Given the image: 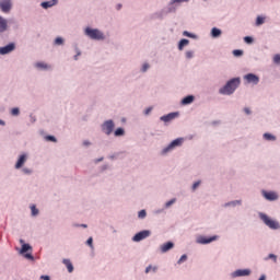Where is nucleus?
Returning a JSON list of instances; mask_svg holds the SVG:
<instances>
[{"instance_id":"obj_42","label":"nucleus","mask_w":280,"mask_h":280,"mask_svg":"<svg viewBox=\"0 0 280 280\" xmlns=\"http://www.w3.org/2000/svg\"><path fill=\"white\" fill-rule=\"evenodd\" d=\"M86 244H88V246H90L91 248H93V237H90V238L86 241Z\"/></svg>"},{"instance_id":"obj_19","label":"nucleus","mask_w":280,"mask_h":280,"mask_svg":"<svg viewBox=\"0 0 280 280\" xmlns=\"http://www.w3.org/2000/svg\"><path fill=\"white\" fill-rule=\"evenodd\" d=\"M211 36H212V38H218V37L222 36V31L218 27H213L211 31Z\"/></svg>"},{"instance_id":"obj_12","label":"nucleus","mask_w":280,"mask_h":280,"mask_svg":"<svg viewBox=\"0 0 280 280\" xmlns=\"http://www.w3.org/2000/svg\"><path fill=\"white\" fill-rule=\"evenodd\" d=\"M26 161H27V155L26 154L21 155L15 164V170H21V167L25 165Z\"/></svg>"},{"instance_id":"obj_47","label":"nucleus","mask_w":280,"mask_h":280,"mask_svg":"<svg viewBox=\"0 0 280 280\" xmlns=\"http://www.w3.org/2000/svg\"><path fill=\"white\" fill-rule=\"evenodd\" d=\"M244 113H245L246 115H250V108L245 107V108H244Z\"/></svg>"},{"instance_id":"obj_34","label":"nucleus","mask_w":280,"mask_h":280,"mask_svg":"<svg viewBox=\"0 0 280 280\" xmlns=\"http://www.w3.org/2000/svg\"><path fill=\"white\" fill-rule=\"evenodd\" d=\"M186 58H188V59L194 58V51L187 50V51H186Z\"/></svg>"},{"instance_id":"obj_9","label":"nucleus","mask_w":280,"mask_h":280,"mask_svg":"<svg viewBox=\"0 0 280 280\" xmlns=\"http://www.w3.org/2000/svg\"><path fill=\"white\" fill-rule=\"evenodd\" d=\"M250 270L249 269H238L232 273L233 279L237 277H249Z\"/></svg>"},{"instance_id":"obj_52","label":"nucleus","mask_w":280,"mask_h":280,"mask_svg":"<svg viewBox=\"0 0 280 280\" xmlns=\"http://www.w3.org/2000/svg\"><path fill=\"white\" fill-rule=\"evenodd\" d=\"M259 280H266V277L262 275Z\"/></svg>"},{"instance_id":"obj_49","label":"nucleus","mask_w":280,"mask_h":280,"mask_svg":"<svg viewBox=\"0 0 280 280\" xmlns=\"http://www.w3.org/2000/svg\"><path fill=\"white\" fill-rule=\"evenodd\" d=\"M40 279H43V280H50L49 276H40Z\"/></svg>"},{"instance_id":"obj_37","label":"nucleus","mask_w":280,"mask_h":280,"mask_svg":"<svg viewBox=\"0 0 280 280\" xmlns=\"http://www.w3.org/2000/svg\"><path fill=\"white\" fill-rule=\"evenodd\" d=\"M145 215H147L145 210H141V211L138 213V218H140V219L145 218Z\"/></svg>"},{"instance_id":"obj_27","label":"nucleus","mask_w":280,"mask_h":280,"mask_svg":"<svg viewBox=\"0 0 280 280\" xmlns=\"http://www.w3.org/2000/svg\"><path fill=\"white\" fill-rule=\"evenodd\" d=\"M20 113L21 112H20L19 107H14V108L11 109V115H13V117L19 116Z\"/></svg>"},{"instance_id":"obj_5","label":"nucleus","mask_w":280,"mask_h":280,"mask_svg":"<svg viewBox=\"0 0 280 280\" xmlns=\"http://www.w3.org/2000/svg\"><path fill=\"white\" fill-rule=\"evenodd\" d=\"M102 130L105 135H112L115 130V122L113 120H106L102 126Z\"/></svg>"},{"instance_id":"obj_4","label":"nucleus","mask_w":280,"mask_h":280,"mask_svg":"<svg viewBox=\"0 0 280 280\" xmlns=\"http://www.w3.org/2000/svg\"><path fill=\"white\" fill-rule=\"evenodd\" d=\"M260 220L266 224V226H269V229H279V223L272 219H270L267 214L260 213Z\"/></svg>"},{"instance_id":"obj_18","label":"nucleus","mask_w":280,"mask_h":280,"mask_svg":"<svg viewBox=\"0 0 280 280\" xmlns=\"http://www.w3.org/2000/svg\"><path fill=\"white\" fill-rule=\"evenodd\" d=\"M20 244H23L22 248H21V252H20L22 255L24 253H27V250H32V246H30V244H24L23 240H20Z\"/></svg>"},{"instance_id":"obj_39","label":"nucleus","mask_w":280,"mask_h":280,"mask_svg":"<svg viewBox=\"0 0 280 280\" xmlns=\"http://www.w3.org/2000/svg\"><path fill=\"white\" fill-rule=\"evenodd\" d=\"M244 40H245V43H247L248 45H250V43H253V37L246 36V37H244Z\"/></svg>"},{"instance_id":"obj_29","label":"nucleus","mask_w":280,"mask_h":280,"mask_svg":"<svg viewBox=\"0 0 280 280\" xmlns=\"http://www.w3.org/2000/svg\"><path fill=\"white\" fill-rule=\"evenodd\" d=\"M233 56H236V57L244 56V51L240 49L233 50Z\"/></svg>"},{"instance_id":"obj_10","label":"nucleus","mask_w":280,"mask_h":280,"mask_svg":"<svg viewBox=\"0 0 280 280\" xmlns=\"http://www.w3.org/2000/svg\"><path fill=\"white\" fill-rule=\"evenodd\" d=\"M15 46L14 44H9L4 47H0V54L1 56H5V54H10L11 51H14Z\"/></svg>"},{"instance_id":"obj_7","label":"nucleus","mask_w":280,"mask_h":280,"mask_svg":"<svg viewBox=\"0 0 280 280\" xmlns=\"http://www.w3.org/2000/svg\"><path fill=\"white\" fill-rule=\"evenodd\" d=\"M147 237H150V231L144 230V231H141V232L137 233L132 237V240H133V242H141L142 240H145Z\"/></svg>"},{"instance_id":"obj_33","label":"nucleus","mask_w":280,"mask_h":280,"mask_svg":"<svg viewBox=\"0 0 280 280\" xmlns=\"http://www.w3.org/2000/svg\"><path fill=\"white\" fill-rule=\"evenodd\" d=\"M183 35H184V36H187L188 38H196V35H194V34H191V33H189V32H187V31H185V32L183 33Z\"/></svg>"},{"instance_id":"obj_35","label":"nucleus","mask_w":280,"mask_h":280,"mask_svg":"<svg viewBox=\"0 0 280 280\" xmlns=\"http://www.w3.org/2000/svg\"><path fill=\"white\" fill-rule=\"evenodd\" d=\"M46 141H52V143H56V137H54V136H46Z\"/></svg>"},{"instance_id":"obj_23","label":"nucleus","mask_w":280,"mask_h":280,"mask_svg":"<svg viewBox=\"0 0 280 280\" xmlns=\"http://www.w3.org/2000/svg\"><path fill=\"white\" fill-rule=\"evenodd\" d=\"M264 139H266V141H277V137L272 133H264Z\"/></svg>"},{"instance_id":"obj_20","label":"nucleus","mask_w":280,"mask_h":280,"mask_svg":"<svg viewBox=\"0 0 280 280\" xmlns=\"http://www.w3.org/2000/svg\"><path fill=\"white\" fill-rule=\"evenodd\" d=\"M62 264H65V266L67 267L68 272H73V264H71V260L63 259Z\"/></svg>"},{"instance_id":"obj_16","label":"nucleus","mask_w":280,"mask_h":280,"mask_svg":"<svg viewBox=\"0 0 280 280\" xmlns=\"http://www.w3.org/2000/svg\"><path fill=\"white\" fill-rule=\"evenodd\" d=\"M8 30V20L0 16V33L5 32Z\"/></svg>"},{"instance_id":"obj_51","label":"nucleus","mask_w":280,"mask_h":280,"mask_svg":"<svg viewBox=\"0 0 280 280\" xmlns=\"http://www.w3.org/2000/svg\"><path fill=\"white\" fill-rule=\"evenodd\" d=\"M0 125H1V126H5V122L0 119Z\"/></svg>"},{"instance_id":"obj_30","label":"nucleus","mask_w":280,"mask_h":280,"mask_svg":"<svg viewBox=\"0 0 280 280\" xmlns=\"http://www.w3.org/2000/svg\"><path fill=\"white\" fill-rule=\"evenodd\" d=\"M65 43V39H62V37H57L55 39V45H62Z\"/></svg>"},{"instance_id":"obj_14","label":"nucleus","mask_w":280,"mask_h":280,"mask_svg":"<svg viewBox=\"0 0 280 280\" xmlns=\"http://www.w3.org/2000/svg\"><path fill=\"white\" fill-rule=\"evenodd\" d=\"M264 196L266 200H277L279 198V196H277V192H272V191H269V192L265 191Z\"/></svg>"},{"instance_id":"obj_48","label":"nucleus","mask_w":280,"mask_h":280,"mask_svg":"<svg viewBox=\"0 0 280 280\" xmlns=\"http://www.w3.org/2000/svg\"><path fill=\"white\" fill-rule=\"evenodd\" d=\"M26 259H34V256L32 254H25Z\"/></svg>"},{"instance_id":"obj_22","label":"nucleus","mask_w":280,"mask_h":280,"mask_svg":"<svg viewBox=\"0 0 280 280\" xmlns=\"http://www.w3.org/2000/svg\"><path fill=\"white\" fill-rule=\"evenodd\" d=\"M191 102H194L192 95L186 96L182 100V104H184V105L191 104Z\"/></svg>"},{"instance_id":"obj_38","label":"nucleus","mask_w":280,"mask_h":280,"mask_svg":"<svg viewBox=\"0 0 280 280\" xmlns=\"http://www.w3.org/2000/svg\"><path fill=\"white\" fill-rule=\"evenodd\" d=\"M273 62H275L276 65H279V63H280V55H275V57H273Z\"/></svg>"},{"instance_id":"obj_26","label":"nucleus","mask_w":280,"mask_h":280,"mask_svg":"<svg viewBox=\"0 0 280 280\" xmlns=\"http://www.w3.org/2000/svg\"><path fill=\"white\" fill-rule=\"evenodd\" d=\"M36 67H37V69H48V66L45 62H37Z\"/></svg>"},{"instance_id":"obj_24","label":"nucleus","mask_w":280,"mask_h":280,"mask_svg":"<svg viewBox=\"0 0 280 280\" xmlns=\"http://www.w3.org/2000/svg\"><path fill=\"white\" fill-rule=\"evenodd\" d=\"M114 135L115 137H124V135H126V131L124 130V128H118L115 130Z\"/></svg>"},{"instance_id":"obj_13","label":"nucleus","mask_w":280,"mask_h":280,"mask_svg":"<svg viewBox=\"0 0 280 280\" xmlns=\"http://www.w3.org/2000/svg\"><path fill=\"white\" fill-rule=\"evenodd\" d=\"M176 115H177L176 113H171L165 116H162L160 119H161V121H165V122L172 121V119L176 118Z\"/></svg>"},{"instance_id":"obj_43","label":"nucleus","mask_w":280,"mask_h":280,"mask_svg":"<svg viewBox=\"0 0 280 280\" xmlns=\"http://www.w3.org/2000/svg\"><path fill=\"white\" fill-rule=\"evenodd\" d=\"M198 187H200V182H196V183L192 185V190L196 191V189H198Z\"/></svg>"},{"instance_id":"obj_45","label":"nucleus","mask_w":280,"mask_h":280,"mask_svg":"<svg viewBox=\"0 0 280 280\" xmlns=\"http://www.w3.org/2000/svg\"><path fill=\"white\" fill-rule=\"evenodd\" d=\"M269 259H273V261H277V256L275 254H270L268 256Z\"/></svg>"},{"instance_id":"obj_50","label":"nucleus","mask_w":280,"mask_h":280,"mask_svg":"<svg viewBox=\"0 0 280 280\" xmlns=\"http://www.w3.org/2000/svg\"><path fill=\"white\" fill-rule=\"evenodd\" d=\"M23 172H24L25 174H31V173H32V171H30V170H27V168H24Z\"/></svg>"},{"instance_id":"obj_6","label":"nucleus","mask_w":280,"mask_h":280,"mask_svg":"<svg viewBox=\"0 0 280 280\" xmlns=\"http://www.w3.org/2000/svg\"><path fill=\"white\" fill-rule=\"evenodd\" d=\"M0 9L4 13L10 12V10H12V0H1L0 1Z\"/></svg>"},{"instance_id":"obj_15","label":"nucleus","mask_w":280,"mask_h":280,"mask_svg":"<svg viewBox=\"0 0 280 280\" xmlns=\"http://www.w3.org/2000/svg\"><path fill=\"white\" fill-rule=\"evenodd\" d=\"M174 248V243L167 242L161 246L162 253H167V250H172Z\"/></svg>"},{"instance_id":"obj_17","label":"nucleus","mask_w":280,"mask_h":280,"mask_svg":"<svg viewBox=\"0 0 280 280\" xmlns=\"http://www.w3.org/2000/svg\"><path fill=\"white\" fill-rule=\"evenodd\" d=\"M56 3H57V0H50V1L42 2V8L47 10V8H54V5H56Z\"/></svg>"},{"instance_id":"obj_1","label":"nucleus","mask_w":280,"mask_h":280,"mask_svg":"<svg viewBox=\"0 0 280 280\" xmlns=\"http://www.w3.org/2000/svg\"><path fill=\"white\" fill-rule=\"evenodd\" d=\"M237 86H240V78L231 79L223 88L219 90V93L221 95H233Z\"/></svg>"},{"instance_id":"obj_54","label":"nucleus","mask_w":280,"mask_h":280,"mask_svg":"<svg viewBox=\"0 0 280 280\" xmlns=\"http://www.w3.org/2000/svg\"><path fill=\"white\" fill-rule=\"evenodd\" d=\"M82 226H83V229H86V224H83Z\"/></svg>"},{"instance_id":"obj_40","label":"nucleus","mask_w":280,"mask_h":280,"mask_svg":"<svg viewBox=\"0 0 280 280\" xmlns=\"http://www.w3.org/2000/svg\"><path fill=\"white\" fill-rule=\"evenodd\" d=\"M183 261H187V255H183L177 261V264H183Z\"/></svg>"},{"instance_id":"obj_21","label":"nucleus","mask_w":280,"mask_h":280,"mask_svg":"<svg viewBox=\"0 0 280 280\" xmlns=\"http://www.w3.org/2000/svg\"><path fill=\"white\" fill-rule=\"evenodd\" d=\"M187 45H189V39H182L178 44L179 51H183V49H185V47H187Z\"/></svg>"},{"instance_id":"obj_36","label":"nucleus","mask_w":280,"mask_h":280,"mask_svg":"<svg viewBox=\"0 0 280 280\" xmlns=\"http://www.w3.org/2000/svg\"><path fill=\"white\" fill-rule=\"evenodd\" d=\"M174 202H176V199H171L170 201H167V202L165 203V207H166V208H170V207H172V205H174Z\"/></svg>"},{"instance_id":"obj_28","label":"nucleus","mask_w":280,"mask_h":280,"mask_svg":"<svg viewBox=\"0 0 280 280\" xmlns=\"http://www.w3.org/2000/svg\"><path fill=\"white\" fill-rule=\"evenodd\" d=\"M235 205H242V200H235L226 203V207H235Z\"/></svg>"},{"instance_id":"obj_8","label":"nucleus","mask_w":280,"mask_h":280,"mask_svg":"<svg viewBox=\"0 0 280 280\" xmlns=\"http://www.w3.org/2000/svg\"><path fill=\"white\" fill-rule=\"evenodd\" d=\"M217 240H218V236H211V237L199 236L197 238V244H211V242H215Z\"/></svg>"},{"instance_id":"obj_53","label":"nucleus","mask_w":280,"mask_h":280,"mask_svg":"<svg viewBox=\"0 0 280 280\" xmlns=\"http://www.w3.org/2000/svg\"><path fill=\"white\" fill-rule=\"evenodd\" d=\"M118 10H121V5L120 4L118 5Z\"/></svg>"},{"instance_id":"obj_3","label":"nucleus","mask_w":280,"mask_h":280,"mask_svg":"<svg viewBox=\"0 0 280 280\" xmlns=\"http://www.w3.org/2000/svg\"><path fill=\"white\" fill-rule=\"evenodd\" d=\"M183 138H177L173 140L166 148L162 150V154H167V152H171V150H174V148H178L183 145Z\"/></svg>"},{"instance_id":"obj_32","label":"nucleus","mask_w":280,"mask_h":280,"mask_svg":"<svg viewBox=\"0 0 280 280\" xmlns=\"http://www.w3.org/2000/svg\"><path fill=\"white\" fill-rule=\"evenodd\" d=\"M189 0H172L171 4L174 5V3H187Z\"/></svg>"},{"instance_id":"obj_2","label":"nucleus","mask_w":280,"mask_h":280,"mask_svg":"<svg viewBox=\"0 0 280 280\" xmlns=\"http://www.w3.org/2000/svg\"><path fill=\"white\" fill-rule=\"evenodd\" d=\"M85 35L92 38V40H104V33L97 28L86 27Z\"/></svg>"},{"instance_id":"obj_44","label":"nucleus","mask_w":280,"mask_h":280,"mask_svg":"<svg viewBox=\"0 0 280 280\" xmlns=\"http://www.w3.org/2000/svg\"><path fill=\"white\" fill-rule=\"evenodd\" d=\"M148 69H150V65L144 63V65L142 66V71L145 72V71H148Z\"/></svg>"},{"instance_id":"obj_41","label":"nucleus","mask_w":280,"mask_h":280,"mask_svg":"<svg viewBox=\"0 0 280 280\" xmlns=\"http://www.w3.org/2000/svg\"><path fill=\"white\" fill-rule=\"evenodd\" d=\"M151 270H153V272H155L156 267H152V266L147 267L145 273L148 275V272H150Z\"/></svg>"},{"instance_id":"obj_31","label":"nucleus","mask_w":280,"mask_h":280,"mask_svg":"<svg viewBox=\"0 0 280 280\" xmlns=\"http://www.w3.org/2000/svg\"><path fill=\"white\" fill-rule=\"evenodd\" d=\"M32 215H38V209H36V206H31Z\"/></svg>"},{"instance_id":"obj_11","label":"nucleus","mask_w":280,"mask_h":280,"mask_svg":"<svg viewBox=\"0 0 280 280\" xmlns=\"http://www.w3.org/2000/svg\"><path fill=\"white\" fill-rule=\"evenodd\" d=\"M246 81L250 84H259V77L253 73H248L245 75Z\"/></svg>"},{"instance_id":"obj_46","label":"nucleus","mask_w":280,"mask_h":280,"mask_svg":"<svg viewBox=\"0 0 280 280\" xmlns=\"http://www.w3.org/2000/svg\"><path fill=\"white\" fill-rule=\"evenodd\" d=\"M152 113V107H148L144 112V115H150Z\"/></svg>"},{"instance_id":"obj_25","label":"nucleus","mask_w":280,"mask_h":280,"mask_svg":"<svg viewBox=\"0 0 280 280\" xmlns=\"http://www.w3.org/2000/svg\"><path fill=\"white\" fill-rule=\"evenodd\" d=\"M265 21H266V18L258 16V18L256 19V25H257V26L264 25Z\"/></svg>"},{"instance_id":"obj_55","label":"nucleus","mask_w":280,"mask_h":280,"mask_svg":"<svg viewBox=\"0 0 280 280\" xmlns=\"http://www.w3.org/2000/svg\"><path fill=\"white\" fill-rule=\"evenodd\" d=\"M84 145H89V142H84Z\"/></svg>"}]
</instances>
